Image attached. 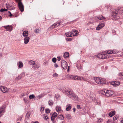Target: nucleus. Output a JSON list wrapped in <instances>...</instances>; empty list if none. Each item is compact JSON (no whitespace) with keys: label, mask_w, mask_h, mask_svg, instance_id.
<instances>
[{"label":"nucleus","mask_w":123,"mask_h":123,"mask_svg":"<svg viewBox=\"0 0 123 123\" xmlns=\"http://www.w3.org/2000/svg\"><path fill=\"white\" fill-rule=\"evenodd\" d=\"M68 78L69 79H74L75 80H85V81H87V80L86 79L81 76H74L73 75H68Z\"/></svg>","instance_id":"nucleus-1"},{"label":"nucleus","mask_w":123,"mask_h":123,"mask_svg":"<svg viewBox=\"0 0 123 123\" xmlns=\"http://www.w3.org/2000/svg\"><path fill=\"white\" fill-rule=\"evenodd\" d=\"M62 22H63V21L62 20H61L59 22H57L55 23L53 25H52L50 27V28L51 29H53L55 27H57L59 25L61 24H63Z\"/></svg>","instance_id":"nucleus-2"},{"label":"nucleus","mask_w":123,"mask_h":123,"mask_svg":"<svg viewBox=\"0 0 123 123\" xmlns=\"http://www.w3.org/2000/svg\"><path fill=\"white\" fill-rule=\"evenodd\" d=\"M61 66L62 68L64 69H66L67 68L68 64L67 62L64 60L61 61Z\"/></svg>","instance_id":"nucleus-3"},{"label":"nucleus","mask_w":123,"mask_h":123,"mask_svg":"<svg viewBox=\"0 0 123 123\" xmlns=\"http://www.w3.org/2000/svg\"><path fill=\"white\" fill-rule=\"evenodd\" d=\"M97 56L99 58L102 59H105L107 58H108V56L105 55H104V52L102 53H100L98 54L97 55Z\"/></svg>","instance_id":"nucleus-4"},{"label":"nucleus","mask_w":123,"mask_h":123,"mask_svg":"<svg viewBox=\"0 0 123 123\" xmlns=\"http://www.w3.org/2000/svg\"><path fill=\"white\" fill-rule=\"evenodd\" d=\"M69 97L75 100L76 101L78 100L77 96L75 95L74 93L71 92L70 95H69Z\"/></svg>","instance_id":"nucleus-5"},{"label":"nucleus","mask_w":123,"mask_h":123,"mask_svg":"<svg viewBox=\"0 0 123 123\" xmlns=\"http://www.w3.org/2000/svg\"><path fill=\"white\" fill-rule=\"evenodd\" d=\"M18 6L20 11L22 12L24 10V7L22 2L19 1L18 3Z\"/></svg>","instance_id":"nucleus-6"},{"label":"nucleus","mask_w":123,"mask_h":123,"mask_svg":"<svg viewBox=\"0 0 123 123\" xmlns=\"http://www.w3.org/2000/svg\"><path fill=\"white\" fill-rule=\"evenodd\" d=\"M0 89L1 91L3 93L7 92L9 90L8 89L4 86H1L0 87Z\"/></svg>","instance_id":"nucleus-7"},{"label":"nucleus","mask_w":123,"mask_h":123,"mask_svg":"<svg viewBox=\"0 0 123 123\" xmlns=\"http://www.w3.org/2000/svg\"><path fill=\"white\" fill-rule=\"evenodd\" d=\"M4 28L6 29V31H11L12 30L13 27L11 25H8L4 26Z\"/></svg>","instance_id":"nucleus-8"},{"label":"nucleus","mask_w":123,"mask_h":123,"mask_svg":"<svg viewBox=\"0 0 123 123\" xmlns=\"http://www.w3.org/2000/svg\"><path fill=\"white\" fill-rule=\"evenodd\" d=\"M5 110V107L2 106L0 108V117H1L3 114Z\"/></svg>","instance_id":"nucleus-9"},{"label":"nucleus","mask_w":123,"mask_h":123,"mask_svg":"<svg viewBox=\"0 0 123 123\" xmlns=\"http://www.w3.org/2000/svg\"><path fill=\"white\" fill-rule=\"evenodd\" d=\"M114 92L111 90H107V93H106V96L109 97L111 96L113 94Z\"/></svg>","instance_id":"nucleus-10"},{"label":"nucleus","mask_w":123,"mask_h":123,"mask_svg":"<svg viewBox=\"0 0 123 123\" xmlns=\"http://www.w3.org/2000/svg\"><path fill=\"white\" fill-rule=\"evenodd\" d=\"M118 11H123V9H122L121 8L119 9L118 10H116L112 12V15L113 17H114L117 15L118 13Z\"/></svg>","instance_id":"nucleus-11"},{"label":"nucleus","mask_w":123,"mask_h":123,"mask_svg":"<svg viewBox=\"0 0 123 123\" xmlns=\"http://www.w3.org/2000/svg\"><path fill=\"white\" fill-rule=\"evenodd\" d=\"M104 55H107L108 56V58L110 57V56L109 55L110 54H111L113 53V52H112V50H109L108 51H104Z\"/></svg>","instance_id":"nucleus-12"},{"label":"nucleus","mask_w":123,"mask_h":123,"mask_svg":"<svg viewBox=\"0 0 123 123\" xmlns=\"http://www.w3.org/2000/svg\"><path fill=\"white\" fill-rule=\"evenodd\" d=\"M105 25L104 23H101L99 24L96 28L97 30H99L103 27Z\"/></svg>","instance_id":"nucleus-13"},{"label":"nucleus","mask_w":123,"mask_h":123,"mask_svg":"<svg viewBox=\"0 0 123 123\" xmlns=\"http://www.w3.org/2000/svg\"><path fill=\"white\" fill-rule=\"evenodd\" d=\"M25 74L24 73H22L18 77H16L15 79V80L16 81H18L20 79L22 78L23 77L25 76Z\"/></svg>","instance_id":"nucleus-14"},{"label":"nucleus","mask_w":123,"mask_h":123,"mask_svg":"<svg viewBox=\"0 0 123 123\" xmlns=\"http://www.w3.org/2000/svg\"><path fill=\"white\" fill-rule=\"evenodd\" d=\"M120 82L119 81H116L114 82H112L111 83V84L115 86H118L120 84Z\"/></svg>","instance_id":"nucleus-15"},{"label":"nucleus","mask_w":123,"mask_h":123,"mask_svg":"<svg viewBox=\"0 0 123 123\" xmlns=\"http://www.w3.org/2000/svg\"><path fill=\"white\" fill-rule=\"evenodd\" d=\"M76 66L78 69L79 70H80L82 68V67L79 61H78L77 62Z\"/></svg>","instance_id":"nucleus-16"},{"label":"nucleus","mask_w":123,"mask_h":123,"mask_svg":"<svg viewBox=\"0 0 123 123\" xmlns=\"http://www.w3.org/2000/svg\"><path fill=\"white\" fill-rule=\"evenodd\" d=\"M6 6L8 9L10 10H12L14 9V7H12L8 3H7L6 5Z\"/></svg>","instance_id":"nucleus-17"},{"label":"nucleus","mask_w":123,"mask_h":123,"mask_svg":"<svg viewBox=\"0 0 123 123\" xmlns=\"http://www.w3.org/2000/svg\"><path fill=\"white\" fill-rule=\"evenodd\" d=\"M30 38L29 37H24V41L25 44H27L29 42Z\"/></svg>","instance_id":"nucleus-18"},{"label":"nucleus","mask_w":123,"mask_h":123,"mask_svg":"<svg viewBox=\"0 0 123 123\" xmlns=\"http://www.w3.org/2000/svg\"><path fill=\"white\" fill-rule=\"evenodd\" d=\"M94 80L96 83L98 84H101V82H100L101 81V79L98 77H95L94 78Z\"/></svg>","instance_id":"nucleus-19"},{"label":"nucleus","mask_w":123,"mask_h":123,"mask_svg":"<svg viewBox=\"0 0 123 123\" xmlns=\"http://www.w3.org/2000/svg\"><path fill=\"white\" fill-rule=\"evenodd\" d=\"M57 116V114L56 112L52 114L51 117V120L52 121H53L55 118Z\"/></svg>","instance_id":"nucleus-20"},{"label":"nucleus","mask_w":123,"mask_h":123,"mask_svg":"<svg viewBox=\"0 0 123 123\" xmlns=\"http://www.w3.org/2000/svg\"><path fill=\"white\" fill-rule=\"evenodd\" d=\"M28 32L27 31H24L22 33L23 36L24 37H28Z\"/></svg>","instance_id":"nucleus-21"},{"label":"nucleus","mask_w":123,"mask_h":123,"mask_svg":"<svg viewBox=\"0 0 123 123\" xmlns=\"http://www.w3.org/2000/svg\"><path fill=\"white\" fill-rule=\"evenodd\" d=\"M62 92L65 94H67L68 96L70 95L71 93L72 92H70L69 91H66V90H62Z\"/></svg>","instance_id":"nucleus-22"},{"label":"nucleus","mask_w":123,"mask_h":123,"mask_svg":"<svg viewBox=\"0 0 123 123\" xmlns=\"http://www.w3.org/2000/svg\"><path fill=\"white\" fill-rule=\"evenodd\" d=\"M72 36H77L78 35V32L76 30H75L73 31L72 32Z\"/></svg>","instance_id":"nucleus-23"},{"label":"nucleus","mask_w":123,"mask_h":123,"mask_svg":"<svg viewBox=\"0 0 123 123\" xmlns=\"http://www.w3.org/2000/svg\"><path fill=\"white\" fill-rule=\"evenodd\" d=\"M71 107L70 104H68L66 106V109L67 111H69L71 108Z\"/></svg>","instance_id":"nucleus-24"},{"label":"nucleus","mask_w":123,"mask_h":123,"mask_svg":"<svg viewBox=\"0 0 123 123\" xmlns=\"http://www.w3.org/2000/svg\"><path fill=\"white\" fill-rule=\"evenodd\" d=\"M115 112L114 111H112L109 113V116L110 117H112L115 114Z\"/></svg>","instance_id":"nucleus-25"},{"label":"nucleus","mask_w":123,"mask_h":123,"mask_svg":"<svg viewBox=\"0 0 123 123\" xmlns=\"http://www.w3.org/2000/svg\"><path fill=\"white\" fill-rule=\"evenodd\" d=\"M18 67L20 68H21L23 67V64L22 63L21 61L19 62L17 64Z\"/></svg>","instance_id":"nucleus-26"},{"label":"nucleus","mask_w":123,"mask_h":123,"mask_svg":"<svg viewBox=\"0 0 123 123\" xmlns=\"http://www.w3.org/2000/svg\"><path fill=\"white\" fill-rule=\"evenodd\" d=\"M65 34L67 37H69L72 36V32L66 33Z\"/></svg>","instance_id":"nucleus-27"},{"label":"nucleus","mask_w":123,"mask_h":123,"mask_svg":"<svg viewBox=\"0 0 123 123\" xmlns=\"http://www.w3.org/2000/svg\"><path fill=\"white\" fill-rule=\"evenodd\" d=\"M56 110L57 112H60L61 111V108L59 106H57L56 107Z\"/></svg>","instance_id":"nucleus-28"},{"label":"nucleus","mask_w":123,"mask_h":123,"mask_svg":"<svg viewBox=\"0 0 123 123\" xmlns=\"http://www.w3.org/2000/svg\"><path fill=\"white\" fill-rule=\"evenodd\" d=\"M69 54L68 52H65L63 56L65 58H67L69 56Z\"/></svg>","instance_id":"nucleus-29"},{"label":"nucleus","mask_w":123,"mask_h":123,"mask_svg":"<svg viewBox=\"0 0 123 123\" xmlns=\"http://www.w3.org/2000/svg\"><path fill=\"white\" fill-rule=\"evenodd\" d=\"M97 18L100 20H105V18L102 15H100L97 17Z\"/></svg>","instance_id":"nucleus-30"},{"label":"nucleus","mask_w":123,"mask_h":123,"mask_svg":"<svg viewBox=\"0 0 123 123\" xmlns=\"http://www.w3.org/2000/svg\"><path fill=\"white\" fill-rule=\"evenodd\" d=\"M107 90H102L101 92L102 94L106 96V93H107Z\"/></svg>","instance_id":"nucleus-31"},{"label":"nucleus","mask_w":123,"mask_h":123,"mask_svg":"<svg viewBox=\"0 0 123 123\" xmlns=\"http://www.w3.org/2000/svg\"><path fill=\"white\" fill-rule=\"evenodd\" d=\"M119 117V115H117L114 116L113 118V120L114 121L116 120Z\"/></svg>","instance_id":"nucleus-32"},{"label":"nucleus","mask_w":123,"mask_h":123,"mask_svg":"<svg viewBox=\"0 0 123 123\" xmlns=\"http://www.w3.org/2000/svg\"><path fill=\"white\" fill-rule=\"evenodd\" d=\"M24 100L25 103H27L29 101L28 98H24Z\"/></svg>","instance_id":"nucleus-33"},{"label":"nucleus","mask_w":123,"mask_h":123,"mask_svg":"<svg viewBox=\"0 0 123 123\" xmlns=\"http://www.w3.org/2000/svg\"><path fill=\"white\" fill-rule=\"evenodd\" d=\"M101 81H100V82H101L100 84H103L105 83V80L103 78H101Z\"/></svg>","instance_id":"nucleus-34"},{"label":"nucleus","mask_w":123,"mask_h":123,"mask_svg":"<svg viewBox=\"0 0 123 123\" xmlns=\"http://www.w3.org/2000/svg\"><path fill=\"white\" fill-rule=\"evenodd\" d=\"M54 104V102L51 100H50L49 101V104L50 105H52Z\"/></svg>","instance_id":"nucleus-35"},{"label":"nucleus","mask_w":123,"mask_h":123,"mask_svg":"<svg viewBox=\"0 0 123 123\" xmlns=\"http://www.w3.org/2000/svg\"><path fill=\"white\" fill-rule=\"evenodd\" d=\"M66 118L68 119H70L71 118L70 115L68 114H66Z\"/></svg>","instance_id":"nucleus-36"},{"label":"nucleus","mask_w":123,"mask_h":123,"mask_svg":"<svg viewBox=\"0 0 123 123\" xmlns=\"http://www.w3.org/2000/svg\"><path fill=\"white\" fill-rule=\"evenodd\" d=\"M40 31V30L38 28H37L34 31V32L35 33H38Z\"/></svg>","instance_id":"nucleus-37"},{"label":"nucleus","mask_w":123,"mask_h":123,"mask_svg":"<svg viewBox=\"0 0 123 123\" xmlns=\"http://www.w3.org/2000/svg\"><path fill=\"white\" fill-rule=\"evenodd\" d=\"M35 97V96L34 94L30 95L29 96V98L30 99H33Z\"/></svg>","instance_id":"nucleus-38"},{"label":"nucleus","mask_w":123,"mask_h":123,"mask_svg":"<svg viewBox=\"0 0 123 123\" xmlns=\"http://www.w3.org/2000/svg\"><path fill=\"white\" fill-rule=\"evenodd\" d=\"M29 63L31 65H34L35 64V63L34 61L31 60L29 61Z\"/></svg>","instance_id":"nucleus-39"},{"label":"nucleus","mask_w":123,"mask_h":123,"mask_svg":"<svg viewBox=\"0 0 123 123\" xmlns=\"http://www.w3.org/2000/svg\"><path fill=\"white\" fill-rule=\"evenodd\" d=\"M59 118L61 120H63L64 119V117L62 115H60L59 116Z\"/></svg>","instance_id":"nucleus-40"},{"label":"nucleus","mask_w":123,"mask_h":123,"mask_svg":"<svg viewBox=\"0 0 123 123\" xmlns=\"http://www.w3.org/2000/svg\"><path fill=\"white\" fill-rule=\"evenodd\" d=\"M58 74L56 73H55L52 75V76L53 77L55 78H57L58 77Z\"/></svg>","instance_id":"nucleus-41"},{"label":"nucleus","mask_w":123,"mask_h":123,"mask_svg":"<svg viewBox=\"0 0 123 123\" xmlns=\"http://www.w3.org/2000/svg\"><path fill=\"white\" fill-rule=\"evenodd\" d=\"M30 115L29 113H27L26 114L25 118H28L30 117Z\"/></svg>","instance_id":"nucleus-42"},{"label":"nucleus","mask_w":123,"mask_h":123,"mask_svg":"<svg viewBox=\"0 0 123 123\" xmlns=\"http://www.w3.org/2000/svg\"><path fill=\"white\" fill-rule=\"evenodd\" d=\"M60 97V95L58 94H55V98L58 99Z\"/></svg>","instance_id":"nucleus-43"},{"label":"nucleus","mask_w":123,"mask_h":123,"mask_svg":"<svg viewBox=\"0 0 123 123\" xmlns=\"http://www.w3.org/2000/svg\"><path fill=\"white\" fill-rule=\"evenodd\" d=\"M113 54H116L118 52V51L116 50H112Z\"/></svg>","instance_id":"nucleus-44"},{"label":"nucleus","mask_w":123,"mask_h":123,"mask_svg":"<svg viewBox=\"0 0 123 123\" xmlns=\"http://www.w3.org/2000/svg\"><path fill=\"white\" fill-rule=\"evenodd\" d=\"M45 111L46 113H49L50 112V111L49 109H46Z\"/></svg>","instance_id":"nucleus-45"},{"label":"nucleus","mask_w":123,"mask_h":123,"mask_svg":"<svg viewBox=\"0 0 123 123\" xmlns=\"http://www.w3.org/2000/svg\"><path fill=\"white\" fill-rule=\"evenodd\" d=\"M56 61V58H53L52 59V61L54 63H55Z\"/></svg>","instance_id":"nucleus-46"},{"label":"nucleus","mask_w":123,"mask_h":123,"mask_svg":"<svg viewBox=\"0 0 123 123\" xmlns=\"http://www.w3.org/2000/svg\"><path fill=\"white\" fill-rule=\"evenodd\" d=\"M87 82H88L89 83H90V84H91V85H93V84H94V83L91 80H87Z\"/></svg>","instance_id":"nucleus-47"},{"label":"nucleus","mask_w":123,"mask_h":123,"mask_svg":"<svg viewBox=\"0 0 123 123\" xmlns=\"http://www.w3.org/2000/svg\"><path fill=\"white\" fill-rule=\"evenodd\" d=\"M7 9H1L0 10V12H3L4 11H6L7 10Z\"/></svg>","instance_id":"nucleus-48"},{"label":"nucleus","mask_w":123,"mask_h":123,"mask_svg":"<svg viewBox=\"0 0 123 123\" xmlns=\"http://www.w3.org/2000/svg\"><path fill=\"white\" fill-rule=\"evenodd\" d=\"M22 117H19L17 118V120L19 121H21L22 119Z\"/></svg>","instance_id":"nucleus-49"},{"label":"nucleus","mask_w":123,"mask_h":123,"mask_svg":"<svg viewBox=\"0 0 123 123\" xmlns=\"http://www.w3.org/2000/svg\"><path fill=\"white\" fill-rule=\"evenodd\" d=\"M34 65V66L33 67L34 68H39V66L37 65L36 64H35Z\"/></svg>","instance_id":"nucleus-50"},{"label":"nucleus","mask_w":123,"mask_h":123,"mask_svg":"<svg viewBox=\"0 0 123 123\" xmlns=\"http://www.w3.org/2000/svg\"><path fill=\"white\" fill-rule=\"evenodd\" d=\"M9 13V16L10 17H14L13 16V15L9 11L8 12Z\"/></svg>","instance_id":"nucleus-51"},{"label":"nucleus","mask_w":123,"mask_h":123,"mask_svg":"<svg viewBox=\"0 0 123 123\" xmlns=\"http://www.w3.org/2000/svg\"><path fill=\"white\" fill-rule=\"evenodd\" d=\"M44 109V108L43 107H42L41 108V109H40V111L41 112H42L43 111Z\"/></svg>","instance_id":"nucleus-52"},{"label":"nucleus","mask_w":123,"mask_h":123,"mask_svg":"<svg viewBox=\"0 0 123 123\" xmlns=\"http://www.w3.org/2000/svg\"><path fill=\"white\" fill-rule=\"evenodd\" d=\"M44 118L46 120H48V117L47 116L45 115V116Z\"/></svg>","instance_id":"nucleus-53"},{"label":"nucleus","mask_w":123,"mask_h":123,"mask_svg":"<svg viewBox=\"0 0 123 123\" xmlns=\"http://www.w3.org/2000/svg\"><path fill=\"white\" fill-rule=\"evenodd\" d=\"M118 75L119 76H123V72L121 73L118 74Z\"/></svg>","instance_id":"nucleus-54"},{"label":"nucleus","mask_w":123,"mask_h":123,"mask_svg":"<svg viewBox=\"0 0 123 123\" xmlns=\"http://www.w3.org/2000/svg\"><path fill=\"white\" fill-rule=\"evenodd\" d=\"M107 123H111V120L110 119H109L108 120L107 122Z\"/></svg>","instance_id":"nucleus-55"},{"label":"nucleus","mask_w":123,"mask_h":123,"mask_svg":"<svg viewBox=\"0 0 123 123\" xmlns=\"http://www.w3.org/2000/svg\"><path fill=\"white\" fill-rule=\"evenodd\" d=\"M77 108L78 109H81V108L80 107V105H77Z\"/></svg>","instance_id":"nucleus-56"},{"label":"nucleus","mask_w":123,"mask_h":123,"mask_svg":"<svg viewBox=\"0 0 123 123\" xmlns=\"http://www.w3.org/2000/svg\"><path fill=\"white\" fill-rule=\"evenodd\" d=\"M54 66L56 68L58 67V65L56 63H55L54 65Z\"/></svg>","instance_id":"nucleus-57"},{"label":"nucleus","mask_w":123,"mask_h":123,"mask_svg":"<svg viewBox=\"0 0 123 123\" xmlns=\"http://www.w3.org/2000/svg\"><path fill=\"white\" fill-rule=\"evenodd\" d=\"M31 123H39L37 121H36L35 122H32Z\"/></svg>","instance_id":"nucleus-58"},{"label":"nucleus","mask_w":123,"mask_h":123,"mask_svg":"<svg viewBox=\"0 0 123 123\" xmlns=\"http://www.w3.org/2000/svg\"><path fill=\"white\" fill-rule=\"evenodd\" d=\"M22 96H23L26 95L25 93H23L22 94Z\"/></svg>","instance_id":"nucleus-59"},{"label":"nucleus","mask_w":123,"mask_h":123,"mask_svg":"<svg viewBox=\"0 0 123 123\" xmlns=\"http://www.w3.org/2000/svg\"><path fill=\"white\" fill-rule=\"evenodd\" d=\"M61 60V58L59 57H57V60L58 61H60Z\"/></svg>","instance_id":"nucleus-60"},{"label":"nucleus","mask_w":123,"mask_h":123,"mask_svg":"<svg viewBox=\"0 0 123 123\" xmlns=\"http://www.w3.org/2000/svg\"><path fill=\"white\" fill-rule=\"evenodd\" d=\"M103 120L102 119H99V121L100 122V123L101 121H102Z\"/></svg>","instance_id":"nucleus-61"},{"label":"nucleus","mask_w":123,"mask_h":123,"mask_svg":"<svg viewBox=\"0 0 123 123\" xmlns=\"http://www.w3.org/2000/svg\"><path fill=\"white\" fill-rule=\"evenodd\" d=\"M73 110L74 112L75 111V108H73Z\"/></svg>","instance_id":"nucleus-62"},{"label":"nucleus","mask_w":123,"mask_h":123,"mask_svg":"<svg viewBox=\"0 0 123 123\" xmlns=\"http://www.w3.org/2000/svg\"><path fill=\"white\" fill-rule=\"evenodd\" d=\"M2 17H1L0 15V21L1 20H2Z\"/></svg>","instance_id":"nucleus-63"},{"label":"nucleus","mask_w":123,"mask_h":123,"mask_svg":"<svg viewBox=\"0 0 123 123\" xmlns=\"http://www.w3.org/2000/svg\"><path fill=\"white\" fill-rule=\"evenodd\" d=\"M121 122L122 123H123V119L121 121Z\"/></svg>","instance_id":"nucleus-64"}]
</instances>
